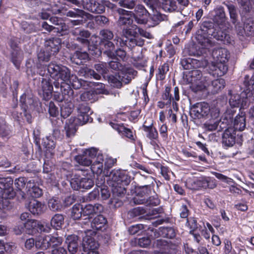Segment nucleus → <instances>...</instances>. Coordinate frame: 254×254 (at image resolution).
Instances as JSON below:
<instances>
[{
  "label": "nucleus",
  "instance_id": "nucleus-1",
  "mask_svg": "<svg viewBox=\"0 0 254 254\" xmlns=\"http://www.w3.org/2000/svg\"><path fill=\"white\" fill-rule=\"evenodd\" d=\"M214 12L212 21H204L201 29L196 35V40L203 49H210L215 44L214 42L206 36V33L217 40L230 43V37L226 30L227 22L224 8L219 6L214 9Z\"/></svg>",
  "mask_w": 254,
  "mask_h": 254
},
{
  "label": "nucleus",
  "instance_id": "nucleus-2",
  "mask_svg": "<svg viewBox=\"0 0 254 254\" xmlns=\"http://www.w3.org/2000/svg\"><path fill=\"white\" fill-rule=\"evenodd\" d=\"M220 114L219 109L216 107H210L206 102L197 103L190 107V115L194 119H200L208 118L210 116L212 118H219Z\"/></svg>",
  "mask_w": 254,
  "mask_h": 254
},
{
  "label": "nucleus",
  "instance_id": "nucleus-3",
  "mask_svg": "<svg viewBox=\"0 0 254 254\" xmlns=\"http://www.w3.org/2000/svg\"><path fill=\"white\" fill-rule=\"evenodd\" d=\"M47 71L50 77L55 80L54 82L55 88L58 89L61 87V92L65 94V91L63 92V86L59 81L61 80L63 83L69 77V69L62 64L51 62L47 65Z\"/></svg>",
  "mask_w": 254,
  "mask_h": 254
},
{
  "label": "nucleus",
  "instance_id": "nucleus-4",
  "mask_svg": "<svg viewBox=\"0 0 254 254\" xmlns=\"http://www.w3.org/2000/svg\"><path fill=\"white\" fill-rule=\"evenodd\" d=\"M185 79L191 84L190 87L194 92L206 89L207 85V79L203 76L200 70L193 69L186 74Z\"/></svg>",
  "mask_w": 254,
  "mask_h": 254
},
{
  "label": "nucleus",
  "instance_id": "nucleus-5",
  "mask_svg": "<svg viewBox=\"0 0 254 254\" xmlns=\"http://www.w3.org/2000/svg\"><path fill=\"white\" fill-rule=\"evenodd\" d=\"M94 68L98 73H96L94 70L87 67H83L79 70V74L80 76H84L85 78H93L98 80L101 78L100 74L104 75L106 74L108 71L107 64L105 63L95 64Z\"/></svg>",
  "mask_w": 254,
  "mask_h": 254
},
{
  "label": "nucleus",
  "instance_id": "nucleus-6",
  "mask_svg": "<svg viewBox=\"0 0 254 254\" xmlns=\"http://www.w3.org/2000/svg\"><path fill=\"white\" fill-rule=\"evenodd\" d=\"M127 44V40H124L118 35H116L113 42L110 41H101V46L104 50V54L108 57L113 58L115 57V46L122 47Z\"/></svg>",
  "mask_w": 254,
  "mask_h": 254
},
{
  "label": "nucleus",
  "instance_id": "nucleus-7",
  "mask_svg": "<svg viewBox=\"0 0 254 254\" xmlns=\"http://www.w3.org/2000/svg\"><path fill=\"white\" fill-rule=\"evenodd\" d=\"M70 185L75 190L80 189H90L94 185V182L90 176L81 177L78 175H75L70 180Z\"/></svg>",
  "mask_w": 254,
  "mask_h": 254
},
{
  "label": "nucleus",
  "instance_id": "nucleus-8",
  "mask_svg": "<svg viewBox=\"0 0 254 254\" xmlns=\"http://www.w3.org/2000/svg\"><path fill=\"white\" fill-rule=\"evenodd\" d=\"M132 13L135 21L138 24H145L148 21L149 13L144 6L141 4H138L135 6Z\"/></svg>",
  "mask_w": 254,
  "mask_h": 254
},
{
  "label": "nucleus",
  "instance_id": "nucleus-9",
  "mask_svg": "<svg viewBox=\"0 0 254 254\" xmlns=\"http://www.w3.org/2000/svg\"><path fill=\"white\" fill-rule=\"evenodd\" d=\"M151 190L150 184L139 187L136 190V195L133 198V202L136 204H141L147 202V196Z\"/></svg>",
  "mask_w": 254,
  "mask_h": 254
},
{
  "label": "nucleus",
  "instance_id": "nucleus-10",
  "mask_svg": "<svg viewBox=\"0 0 254 254\" xmlns=\"http://www.w3.org/2000/svg\"><path fill=\"white\" fill-rule=\"evenodd\" d=\"M181 64L184 69L190 70L193 68L204 67L207 64L205 60H198L192 58H184L181 61Z\"/></svg>",
  "mask_w": 254,
  "mask_h": 254
},
{
  "label": "nucleus",
  "instance_id": "nucleus-11",
  "mask_svg": "<svg viewBox=\"0 0 254 254\" xmlns=\"http://www.w3.org/2000/svg\"><path fill=\"white\" fill-rule=\"evenodd\" d=\"M13 181L10 178L0 179V189L2 190L1 194L3 197L9 196L14 197L15 193L12 188Z\"/></svg>",
  "mask_w": 254,
  "mask_h": 254
},
{
  "label": "nucleus",
  "instance_id": "nucleus-12",
  "mask_svg": "<svg viewBox=\"0 0 254 254\" xmlns=\"http://www.w3.org/2000/svg\"><path fill=\"white\" fill-rule=\"evenodd\" d=\"M113 4L108 0H100L91 2L87 6L89 11L93 13H101L105 10V7L112 8Z\"/></svg>",
  "mask_w": 254,
  "mask_h": 254
},
{
  "label": "nucleus",
  "instance_id": "nucleus-13",
  "mask_svg": "<svg viewBox=\"0 0 254 254\" xmlns=\"http://www.w3.org/2000/svg\"><path fill=\"white\" fill-rule=\"evenodd\" d=\"M113 182L125 186L127 185L130 182V177L124 170H117L111 174Z\"/></svg>",
  "mask_w": 254,
  "mask_h": 254
},
{
  "label": "nucleus",
  "instance_id": "nucleus-14",
  "mask_svg": "<svg viewBox=\"0 0 254 254\" xmlns=\"http://www.w3.org/2000/svg\"><path fill=\"white\" fill-rule=\"evenodd\" d=\"M78 111V117L75 118L76 121L79 122L80 125H84L89 121L88 113L90 108L86 103H83L79 104L77 108Z\"/></svg>",
  "mask_w": 254,
  "mask_h": 254
},
{
  "label": "nucleus",
  "instance_id": "nucleus-15",
  "mask_svg": "<svg viewBox=\"0 0 254 254\" xmlns=\"http://www.w3.org/2000/svg\"><path fill=\"white\" fill-rule=\"evenodd\" d=\"M210 72L214 76H222L226 74L228 71V66L226 63L218 62H212L209 65Z\"/></svg>",
  "mask_w": 254,
  "mask_h": 254
},
{
  "label": "nucleus",
  "instance_id": "nucleus-16",
  "mask_svg": "<svg viewBox=\"0 0 254 254\" xmlns=\"http://www.w3.org/2000/svg\"><path fill=\"white\" fill-rule=\"evenodd\" d=\"M172 246L170 242L165 240L158 239L153 244L154 248L158 250L154 251L153 252H157V254H170Z\"/></svg>",
  "mask_w": 254,
  "mask_h": 254
},
{
  "label": "nucleus",
  "instance_id": "nucleus-17",
  "mask_svg": "<svg viewBox=\"0 0 254 254\" xmlns=\"http://www.w3.org/2000/svg\"><path fill=\"white\" fill-rule=\"evenodd\" d=\"M236 28L239 36L249 37L254 33V23L252 20L247 19L244 22V27L236 26Z\"/></svg>",
  "mask_w": 254,
  "mask_h": 254
},
{
  "label": "nucleus",
  "instance_id": "nucleus-18",
  "mask_svg": "<svg viewBox=\"0 0 254 254\" xmlns=\"http://www.w3.org/2000/svg\"><path fill=\"white\" fill-rule=\"evenodd\" d=\"M93 232L90 230L85 231L86 236L83 238V247L84 251L97 250L99 244L88 234L91 235Z\"/></svg>",
  "mask_w": 254,
  "mask_h": 254
},
{
  "label": "nucleus",
  "instance_id": "nucleus-19",
  "mask_svg": "<svg viewBox=\"0 0 254 254\" xmlns=\"http://www.w3.org/2000/svg\"><path fill=\"white\" fill-rule=\"evenodd\" d=\"M103 210V207L102 205L100 204H96L94 205L89 204L86 205L84 208L82 207V213L84 216H88L87 220L84 223L85 224L90 222V215L100 213Z\"/></svg>",
  "mask_w": 254,
  "mask_h": 254
},
{
  "label": "nucleus",
  "instance_id": "nucleus-20",
  "mask_svg": "<svg viewBox=\"0 0 254 254\" xmlns=\"http://www.w3.org/2000/svg\"><path fill=\"white\" fill-rule=\"evenodd\" d=\"M61 39L53 38L46 41L45 46L46 50L52 55L58 53L59 51Z\"/></svg>",
  "mask_w": 254,
  "mask_h": 254
},
{
  "label": "nucleus",
  "instance_id": "nucleus-21",
  "mask_svg": "<svg viewBox=\"0 0 254 254\" xmlns=\"http://www.w3.org/2000/svg\"><path fill=\"white\" fill-rule=\"evenodd\" d=\"M229 54L225 48H217L212 51V56L216 62L226 63L229 59Z\"/></svg>",
  "mask_w": 254,
  "mask_h": 254
},
{
  "label": "nucleus",
  "instance_id": "nucleus-22",
  "mask_svg": "<svg viewBox=\"0 0 254 254\" xmlns=\"http://www.w3.org/2000/svg\"><path fill=\"white\" fill-rule=\"evenodd\" d=\"M26 193L33 197H39L43 194L41 189L37 186L33 180L29 181L26 187Z\"/></svg>",
  "mask_w": 254,
  "mask_h": 254
},
{
  "label": "nucleus",
  "instance_id": "nucleus-23",
  "mask_svg": "<svg viewBox=\"0 0 254 254\" xmlns=\"http://www.w3.org/2000/svg\"><path fill=\"white\" fill-rule=\"evenodd\" d=\"M75 120V118L71 117L68 120V122L65 124L64 129L65 130L66 136L68 137H71L75 134L77 126L83 125H80L79 122Z\"/></svg>",
  "mask_w": 254,
  "mask_h": 254
},
{
  "label": "nucleus",
  "instance_id": "nucleus-24",
  "mask_svg": "<svg viewBox=\"0 0 254 254\" xmlns=\"http://www.w3.org/2000/svg\"><path fill=\"white\" fill-rule=\"evenodd\" d=\"M233 128L225 129L222 136V142L227 146H232L235 143V133Z\"/></svg>",
  "mask_w": 254,
  "mask_h": 254
},
{
  "label": "nucleus",
  "instance_id": "nucleus-25",
  "mask_svg": "<svg viewBox=\"0 0 254 254\" xmlns=\"http://www.w3.org/2000/svg\"><path fill=\"white\" fill-rule=\"evenodd\" d=\"M225 86V81L223 78H218L214 80L209 83L207 80V85L206 88L210 91L212 93L216 94L223 89Z\"/></svg>",
  "mask_w": 254,
  "mask_h": 254
},
{
  "label": "nucleus",
  "instance_id": "nucleus-26",
  "mask_svg": "<svg viewBox=\"0 0 254 254\" xmlns=\"http://www.w3.org/2000/svg\"><path fill=\"white\" fill-rule=\"evenodd\" d=\"M170 91L171 88L166 87L165 92L162 96L163 100L167 101L166 104H170L171 101H179L180 99L179 90L177 87L174 88L173 95L170 93Z\"/></svg>",
  "mask_w": 254,
  "mask_h": 254
},
{
  "label": "nucleus",
  "instance_id": "nucleus-27",
  "mask_svg": "<svg viewBox=\"0 0 254 254\" xmlns=\"http://www.w3.org/2000/svg\"><path fill=\"white\" fill-rule=\"evenodd\" d=\"M45 208L44 204L35 199L31 200L29 204V210L34 215H39L43 213Z\"/></svg>",
  "mask_w": 254,
  "mask_h": 254
},
{
  "label": "nucleus",
  "instance_id": "nucleus-28",
  "mask_svg": "<svg viewBox=\"0 0 254 254\" xmlns=\"http://www.w3.org/2000/svg\"><path fill=\"white\" fill-rule=\"evenodd\" d=\"M93 163L91 165V170L93 173L100 174L103 171V162L104 158L102 154H98L97 158L92 160Z\"/></svg>",
  "mask_w": 254,
  "mask_h": 254
},
{
  "label": "nucleus",
  "instance_id": "nucleus-29",
  "mask_svg": "<svg viewBox=\"0 0 254 254\" xmlns=\"http://www.w3.org/2000/svg\"><path fill=\"white\" fill-rule=\"evenodd\" d=\"M50 21L53 24L56 26H54L55 32L61 33L66 30V25L63 22L62 19L54 16L50 18Z\"/></svg>",
  "mask_w": 254,
  "mask_h": 254
},
{
  "label": "nucleus",
  "instance_id": "nucleus-30",
  "mask_svg": "<svg viewBox=\"0 0 254 254\" xmlns=\"http://www.w3.org/2000/svg\"><path fill=\"white\" fill-rule=\"evenodd\" d=\"M88 54L86 52L76 51L71 58L73 63L76 64H81L88 59Z\"/></svg>",
  "mask_w": 254,
  "mask_h": 254
},
{
  "label": "nucleus",
  "instance_id": "nucleus-31",
  "mask_svg": "<svg viewBox=\"0 0 254 254\" xmlns=\"http://www.w3.org/2000/svg\"><path fill=\"white\" fill-rule=\"evenodd\" d=\"M10 45L13 49V51L11 52L12 61L16 67H18L20 65V63L21 60V57L20 55V52L17 47V44L13 43L12 41H10Z\"/></svg>",
  "mask_w": 254,
  "mask_h": 254
},
{
  "label": "nucleus",
  "instance_id": "nucleus-32",
  "mask_svg": "<svg viewBox=\"0 0 254 254\" xmlns=\"http://www.w3.org/2000/svg\"><path fill=\"white\" fill-rule=\"evenodd\" d=\"M118 13L121 15L118 21V25L120 26L129 24L132 20L129 16L128 11L122 8L118 9Z\"/></svg>",
  "mask_w": 254,
  "mask_h": 254
},
{
  "label": "nucleus",
  "instance_id": "nucleus-33",
  "mask_svg": "<svg viewBox=\"0 0 254 254\" xmlns=\"http://www.w3.org/2000/svg\"><path fill=\"white\" fill-rule=\"evenodd\" d=\"M143 129L147 132L146 136L150 139H157L158 138V133L157 129L153 127V123L149 125L144 124L142 126Z\"/></svg>",
  "mask_w": 254,
  "mask_h": 254
},
{
  "label": "nucleus",
  "instance_id": "nucleus-34",
  "mask_svg": "<svg viewBox=\"0 0 254 254\" xmlns=\"http://www.w3.org/2000/svg\"><path fill=\"white\" fill-rule=\"evenodd\" d=\"M50 241V235L39 238L38 240L36 241L35 246L38 249L47 250L51 246Z\"/></svg>",
  "mask_w": 254,
  "mask_h": 254
},
{
  "label": "nucleus",
  "instance_id": "nucleus-35",
  "mask_svg": "<svg viewBox=\"0 0 254 254\" xmlns=\"http://www.w3.org/2000/svg\"><path fill=\"white\" fill-rule=\"evenodd\" d=\"M69 77L65 81H64L63 83H67V87L70 89L69 84H70L74 89H79L81 86V83L80 81L78 79L77 77L74 74H71L70 71L69 69Z\"/></svg>",
  "mask_w": 254,
  "mask_h": 254
},
{
  "label": "nucleus",
  "instance_id": "nucleus-36",
  "mask_svg": "<svg viewBox=\"0 0 254 254\" xmlns=\"http://www.w3.org/2000/svg\"><path fill=\"white\" fill-rule=\"evenodd\" d=\"M138 26L136 25H132L130 27L124 28L122 31V36L128 39L131 37L135 38L137 35Z\"/></svg>",
  "mask_w": 254,
  "mask_h": 254
},
{
  "label": "nucleus",
  "instance_id": "nucleus-37",
  "mask_svg": "<svg viewBox=\"0 0 254 254\" xmlns=\"http://www.w3.org/2000/svg\"><path fill=\"white\" fill-rule=\"evenodd\" d=\"M162 7L165 11L173 12L178 10V5L175 0H162Z\"/></svg>",
  "mask_w": 254,
  "mask_h": 254
},
{
  "label": "nucleus",
  "instance_id": "nucleus-38",
  "mask_svg": "<svg viewBox=\"0 0 254 254\" xmlns=\"http://www.w3.org/2000/svg\"><path fill=\"white\" fill-rule=\"evenodd\" d=\"M107 223L106 218L102 215H97L92 220L91 224V227L96 230L101 229ZM88 223L87 224H88Z\"/></svg>",
  "mask_w": 254,
  "mask_h": 254
},
{
  "label": "nucleus",
  "instance_id": "nucleus-39",
  "mask_svg": "<svg viewBox=\"0 0 254 254\" xmlns=\"http://www.w3.org/2000/svg\"><path fill=\"white\" fill-rule=\"evenodd\" d=\"M48 204L50 209L54 212L60 211L63 207L61 200L57 197H53L50 199Z\"/></svg>",
  "mask_w": 254,
  "mask_h": 254
},
{
  "label": "nucleus",
  "instance_id": "nucleus-40",
  "mask_svg": "<svg viewBox=\"0 0 254 254\" xmlns=\"http://www.w3.org/2000/svg\"><path fill=\"white\" fill-rule=\"evenodd\" d=\"M41 88L42 89L44 95H46L49 97L52 94L53 87L52 84L49 81V79L43 78L41 81Z\"/></svg>",
  "mask_w": 254,
  "mask_h": 254
},
{
  "label": "nucleus",
  "instance_id": "nucleus-41",
  "mask_svg": "<svg viewBox=\"0 0 254 254\" xmlns=\"http://www.w3.org/2000/svg\"><path fill=\"white\" fill-rule=\"evenodd\" d=\"M64 217L62 214H56L51 219V225L56 229L61 228L64 224Z\"/></svg>",
  "mask_w": 254,
  "mask_h": 254
},
{
  "label": "nucleus",
  "instance_id": "nucleus-42",
  "mask_svg": "<svg viewBox=\"0 0 254 254\" xmlns=\"http://www.w3.org/2000/svg\"><path fill=\"white\" fill-rule=\"evenodd\" d=\"M20 102L24 105V109H33L36 103V101L31 97H26V95H23L20 98Z\"/></svg>",
  "mask_w": 254,
  "mask_h": 254
},
{
  "label": "nucleus",
  "instance_id": "nucleus-43",
  "mask_svg": "<svg viewBox=\"0 0 254 254\" xmlns=\"http://www.w3.org/2000/svg\"><path fill=\"white\" fill-rule=\"evenodd\" d=\"M108 80L111 85L115 87L121 88L122 86V79L119 74L110 75L108 77Z\"/></svg>",
  "mask_w": 254,
  "mask_h": 254
},
{
  "label": "nucleus",
  "instance_id": "nucleus-44",
  "mask_svg": "<svg viewBox=\"0 0 254 254\" xmlns=\"http://www.w3.org/2000/svg\"><path fill=\"white\" fill-rule=\"evenodd\" d=\"M246 118L243 115L237 116L235 119L234 127L235 129L242 131L246 127Z\"/></svg>",
  "mask_w": 254,
  "mask_h": 254
},
{
  "label": "nucleus",
  "instance_id": "nucleus-45",
  "mask_svg": "<svg viewBox=\"0 0 254 254\" xmlns=\"http://www.w3.org/2000/svg\"><path fill=\"white\" fill-rule=\"evenodd\" d=\"M14 197H10L9 195L7 197H3L2 194L0 198V209L3 211H6L10 210L12 208V204L10 199Z\"/></svg>",
  "mask_w": 254,
  "mask_h": 254
},
{
  "label": "nucleus",
  "instance_id": "nucleus-46",
  "mask_svg": "<svg viewBox=\"0 0 254 254\" xmlns=\"http://www.w3.org/2000/svg\"><path fill=\"white\" fill-rule=\"evenodd\" d=\"M65 15L67 17L79 18H84V17L89 18V14L79 9H76L74 11L69 10L66 13Z\"/></svg>",
  "mask_w": 254,
  "mask_h": 254
},
{
  "label": "nucleus",
  "instance_id": "nucleus-47",
  "mask_svg": "<svg viewBox=\"0 0 254 254\" xmlns=\"http://www.w3.org/2000/svg\"><path fill=\"white\" fill-rule=\"evenodd\" d=\"M223 3L227 7L229 10V15L232 20V22L234 24H235L237 20L238 17L235 6L230 2H224Z\"/></svg>",
  "mask_w": 254,
  "mask_h": 254
},
{
  "label": "nucleus",
  "instance_id": "nucleus-48",
  "mask_svg": "<svg viewBox=\"0 0 254 254\" xmlns=\"http://www.w3.org/2000/svg\"><path fill=\"white\" fill-rule=\"evenodd\" d=\"M125 185L113 182L112 184V192L114 195L121 196L126 192Z\"/></svg>",
  "mask_w": 254,
  "mask_h": 254
},
{
  "label": "nucleus",
  "instance_id": "nucleus-49",
  "mask_svg": "<svg viewBox=\"0 0 254 254\" xmlns=\"http://www.w3.org/2000/svg\"><path fill=\"white\" fill-rule=\"evenodd\" d=\"M10 134V130L3 119L0 118V135L3 138H7Z\"/></svg>",
  "mask_w": 254,
  "mask_h": 254
},
{
  "label": "nucleus",
  "instance_id": "nucleus-50",
  "mask_svg": "<svg viewBox=\"0 0 254 254\" xmlns=\"http://www.w3.org/2000/svg\"><path fill=\"white\" fill-rule=\"evenodd\" d=\"M159 234L163 237L172 239L176 236L175 230L171 227H162L160 229Z\"/></svg>",
  "mask_w": 254,
  "mask_h": 254
},
{
  "label": "nucleus",
  "instance_id": "nucleus-51",
  "mask_svg": "<svg viewBox=\"0 0 254 254\" xmlns=\"http://www.w3.org/2000/svg\"><path fill=\"white\" fill-rule=\"evenodd\" d=\"M82 206L80 204H74L72 208L71 217L74 220L79 219L82 216Z\"/></svg>",
  "mask_w": 254,
  "mask_h": 254
},
{
  "label": "nucleus",
  "instance_id": "nucleus-52",
  "mask_svg": "<svg viewBox=\"0 0 254 254\" xmlns=\"http://www.w3.org/2000/svg\"><path fill=\"white\" fill-rule=\"evenodd\" d=\"M27 181V179L24 177H20L15 179L14 185L15 187L23 193H26V187Z\"/></svg>",
  "mask_w": 254,
  "mask_h": 254
},
{
  "label": "nucleus",
  "instance_id": "nucleus-53",
  "mask_svg": "<svg viewBox=\"0 0 254 254\" xmlns=\"http://www.w3.org/2000/svg\"><path fill=\"white\" fill-rule=\"evenodd\" d=\"M213 120H210L204 124V128L208 131H212L217 129L219 123L218 118L216 119L212 118Z\"/></svg>",
  "mask_w": 254,
  "mask_h": 254
},
{
  "label": "nucleus",
  "instance_id": "nucleus-54",
  "mask_svg": "<svg viewBox=\"0 0 254 254\" xmlns=\"http://www.w3.org/2000/svg\"><path fill=\"white\" fill-rule=\"evenodd\" d=\"M75 159L79 164L85 166L91 165L93 161L85 154L82 155H78L75 157Z\"/></svg>",
  "mask_w": 254,
  "mask_h": 254
},
{
  "label": "nucleus",
  "instance_id": "nucleus-55",
  "mask_svg": "<svg viewBox=\"0 0 254 254\" xmlns=\"http://www.w3.org/2000/svg\"><path fill=\"white\" fill-rule=\"evenodd\" d=\"M90 35V34L87 30H81L80 32L79 36L76 38V40L81 44L88 45L89 42L87 39Z\"/></svg>",
  "mask_w": 254,
  "mask_h": 254
},
{
  "label": "nucleus",
  "instance_id": "nucleus-56",
  "mask_svg": "<svg viewBox=\"0 0 254 254\" xmlns=\"http://www.w3.org/2000/svg\"><path fill=\"white\" fill-rule=\"evenodd\" d=\"M80 98L83 101L93 102L97 99V95L92 91H89L82 94Z\"/></svg>",
  "mask_w": 254,
  "mask_h": 254
},
{
  "label": "nucleus",
  "instance_id": "nucleus-57",
  "mask_svg": "<svg viewBox=\"0 0 254 254\" xmlns=\"http://www.w3.org/2000/svg\"><path fill=\"white\" fill-rule=\"evenodd\" d=\"M144 40L140 38H131L127 41V46L130 48L134 47L136 46L141 47L144 45Z\"/></svg>",
  "mask_w": 254,
  "mask_h": 254
},
{
  "label": "nucleus",
  "instance_id": "nucleus-58",
  "mask_svg": "<svg viewBox=\"0 0 254 254\" xmlns=\"http://www.w3.org/2000/svg\"><path fill=\"white\" fill-rule=\"evenodd\" d=\"M100 35L101 37V41H110L114 37L113 33L108 29H104L100 31Z\"/></svg>",
  "mask_w": 254,
  "mask_h": 254
},
{
  "label": "nucleus",
  "instance_id": "nucleus-59",
  "mask_svg": "<svg viewBox=\"0 0 254 254\" xmlns=\"http://www.w3.org/2000/svg\"><path fill=\"white\" fill-rule=\"evenodd\" d=\"M206 178L202 177L199 179L194 180L192 184L193 189H198L199 188H204L205 189Z\"/></svg>",
  "mask_w": 254,
  "mask_h": 254
},
{
  "label": "nucleus",
  "instance_id": "nucleus-60",
  "mask_svg": "<svg viewBox=\"0 0 254 254\" xmlns=\"http://www.w3.org/2000/svg\"><path fill=\"white\" fill-rule=\"evenodd\" d=\"M51 55L46 50V51H40L38 54V59L40 62H48L50 60Z\"/></svg>",
  "mask_w": 254,
  "mask_h": 254
},
{
  "label": "nucleus",
  "instance_id": "nucleus-61",
  "mask_svg": "<svg viewBox=\"0 0 254 254\" xmlns=\"http://www.w3.org/2000/svg\"><path fill=\"white\" fill-rule=\"evenodd\" d=\"M72 108L68 105L63 106L61 109V116L64 118H66L72 113Z\"/></svg>",
  "mask_w": 254,
  "mask_h": 254
},
{
  "label": "nucleus",
  "instance_id": "nucleus-62",
  "mask_svg": "<svg viewBox=\"0 0 254 254\" xmlns=\"http://www.w3.org/2000/svg\"><path fill=\"white\" fill-rule=\"evenodd\" d=\"M119 4L122 7L131 9L134 6L135 0H122L119 2Z\"/></svg>",
  "mask_w": 254,
  "mask_h": 254
},
{
  "label": "nucleus",
  "instance_id": "nucleus-63",
  "mask_svg": "<svg viewBox=\"0 0 254 254\" xmlns=\"http://www.w3.org/2000/svg\"><path fill=\"white\" fill-rule=\"evenodd\" d=\"M85 153L89 158L93 159V160H96L98 154H101L97 149L94 148L86 150Z\"/></svg>",
  "mask_w": 254,
  "mask_h": 254
},
{
  "label": "nucleus",
  "instance_id": "nucleus-64",
  "mask_svg": "<svg viewBox=\"0 0 254 254\" xmlns=\"http://www.w3.org/2000/svg\"><path fill=\"white\" fill-rule=\"evenodd\" d=\"M145 229L144 225L143 224H137L135 225H132L129 227L128 232L131 235H134L137 233L139 231Z\"/></svg>",
  "mask_w": 254,
  "mask_h": 254
}]
</instances>
